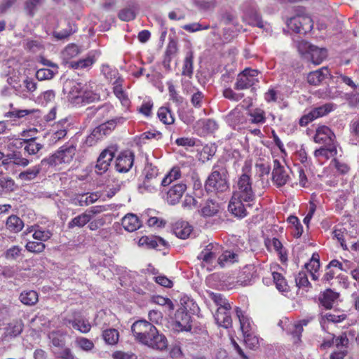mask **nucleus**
<instances>
[{
	"mask_svg": "<svg viewBox=\"0 0 359 359\" xmlns=\"http://www.w3.org/2000/svg\"><path fill=\"white\" fill-rule=\"evenodd\" d=\"M251 175L252 165L245 161L242 167L241 173L233 185L232 196L228 205V210L238 218L247 216V208L250 207L255 200Z\"/></svg>",
	"mask_w": 359,
	"mask_h": 359,
	"instance_id": "obj_1",
	"label": "nucleus"
},
{
	"mask_svg": "<svg viewBox=\"0 0 359 359\" xmlns=\"http://www.w3.org/2000/svg\"><path fill=\"white\" fill-rule=\"evenodd\" d=\"M131 330L136 341L150 348L162 351L168 346L166 337L145 320L135 321L132 325Z\"/></svg>",
	"mask_w": 359,
	"mask_h": 359,
	"instance_id": "obj_2",
	"label": "nucleus"
},
{
	"mask_svg": "<svg viewBox=\"0 0 359 359\" xmlns=\"http://www.w3.org/2000/svg\"><path fill=\"white\" fill-rule=\"evenodd\" d=\"M67 99L72 104L80 106L98 101L100 95L93 90L90 84L75 83L68 93Z\"/></svg>",
	"mask_w": 359,
	"mask_h": 359,
	"instance_id": "obj_3",
	"label": "nucleus"
},
{
	"mask_svg": "<svg viewBox=\"0 0 359 359\" xmlns=\"http://www.w3.org/2000/svg\"><path fill=\"white\" fill-rule=\"evenodd\" d=\"M76 147L73 144L67 143L60 147L58 150L43 161L52 166L69 164L76 154Z\"/></svg>",
	"mask_w": 359,
	"mask_h": 359,
	"instance_id": "obj_4",
	"label": "nucleus"
},
{
	"mask_svg": "<svg viewBox=\"0 0 359 359\" xmlns=\"http://www.w3.org/2000/svg\"><path fill=\"white\" fill-rule=\"evenodd\" d=\"M222 246L216 243H210L198 254L197 258L201 265L208 271H212L217 264V257L222 252Z\"/></svg>",
	"mask_w": 359,
	"mask_h": 359,
	"instance_id": "obj_5",
	"label": "nucleus"
},
{
	"mask_svg": "<svg viewBox=\"0 0 359 359\" xmlns=\"http://www.w3.org/2000/svg\"><path fill=\"white\" fill-rule=\"evenodd\" d=\"M125 119L123 117H116L100 124L95 128L90 135L86 138V143L90 146L102 139L104 136L110 134L116 128L117 124H122Z\"/></svg>",
	"mask_w": 359,
	"mask_h": 359,
	"instance_id": "obj_6",
	"label": "nucleus"
},
{
	"mask_svg": "<svg viewBox=\"0 0 359 359\" xmlns=\"http://www.w3.org/2000/svg\"><path fill=\"white\" fill-rule=\"evenodd\" d=\"M205 187L208 192H224L226 191L229 189V184L224 170H216L215 166L205 182Z\"/></svg>",
	"mask_w": 359,
	"mask_h": 359,
	"instance_id": "obj_7",
	"label": "nucleus"
},
{
	"mask_svg": "<svg viewBox=\"0 0 359 359\" xmlns=\"http://www.w3.org/2000/svg\"><path fill=\"white\" fill-rule=\"evenodd\" d=\"M242 10L244 13L243 20L249 25L265 29L266 31L270 29L269 26L259 16L257 5L254 1H245L242 6Z\"/></svg>",
	"mask_w": 359,
	"mask_h": 359,
	"instance_id": "obj_8",
	"label": "nucleus"
},
{
	"mask_svg": "<svg viewBox=\"0 0 359 359\" xmlns=\"http://www.w3.org/2000/svg\"><path fill=\"white\" fill-rule=\"evenodd\" d=\"M287 25L289 29L301 34L310 32L313 27L311 17L306 15H298L291 18Z\"/></svg>",
	"mask_w": 359,
	"mask_h": 359,
	"instance_id": "obj_9",
	"label": "nucleus"
},
{
	"mask_svg": "<svg viewBox=\"0 0 359 359\" xmlns=\"http://www.w3.org/2000/svg\"><path fill=\"white\" fill-rule=\"evenodd\" d=\"M259 72L256 69H245L236 79L234 88L237 90L247 89L259 81Z\"/></svg>",
	"mask_w": 359,
	"mask_h": 359,
	"instance_id": "obj_10",
	"label": "nucleus"
},
{
	"mask_svg": "<svg viewBox=\"0 0 359 359\" xmlns=\"http://www.w3.org/2000/svg\"><path fill=\"white\" fill-rule=\"evenodd\" d=\"M114 149L109 147L104 149L100 154L95 165V172L102 175L109 168L110 163L114 156Z\"/></svg>",
	"mask_w": 359,
	"mask_h": 359,
	"instance_id": "obj_11",
	"label": "nucleus"
},
{
	"mask_svg": "<svg viewBox=\"0 0 359 359\" xmlns=\"http://www.w3.org/2000/svg\"><path fill=\"white\" fill-rule=\"evenodd\" d=\"M290 176L287 169L283 166L280 162L275 159L273 161V169L272 172V180L278 187H283L288 182Z\"/></svg>",
	"mask_w": 359,
	"mask_h": 359,
	"instance_id": "obj_12",
	"label": "nucleus"
},
{
	"mask_svg": "<svg viewBox=\"0 0 359 359\" xmlns=\"http://www.w3.org/2000/svg\"><path fill=\"white\" fill-rule=\"evenodd\" d=\"M100 196L99 192L74 194L70 198V203L74 205L88 206L96 202Z\"/></svg>",
	"mask_w": 359,
	"mask_h": 359,
	"instance_id": "obj_13",
	"label": "nucleus"
},
{
	"mask_svg": "<svg viewBox=\"0 0 359 359\" xmlns=\"http://www.w3.org/2000/svg\"><path fill=\"white\" fill-rule=\"evenodd\" d=\"M134 162V154L130 151L121 152L116 159L115 168L119 172H127L132 168Z\"/></svg>",
	"mask_w": 359,
	"mask_h": 359,
	"instance_id": "obj_14",
	"label": "nucleus"
},
{
	"mask_svg": "<svg viewBox=\"0 0 359 359\" xmlns=\"http://www.w3.org/2000/svg\"><path fill=\"white\" fill-rule=\"evenodd\" d=\"M313 140L324 145L334 144L335 135L327 126H320L316 129Z\"/></svg>",
	"mask_w": 359,
	"mask_h": 359,
	"instance_id": "obj_15",
	"label": "nucleus"
},
{
	"mask_svg": "<svg viewBox=\"0 0 359 359\" xmlns=\"http://www.w3.org/2000/svg\"><path fill=\"white\" fill-rule=\"evenodd\" d=\"M226 123L232 128H236L246 122V118L242 107L237 106L231 110L226 116Z\"/></svg>",
	"mask_w": 359,
	"mask_h": 359,
	"instance_id": "obj_16",
	"label": "nucleus"
},
{
	"mask_svg": "<svg viewBox=\"0 0 359 359\" xmlns=\"http://www.w3.org/2000/svg\"><path fill=\"white\" fill-rule=\"evenodd\" d=\"M230 307H218L215 314V319L219 326L228 328L232 325V319L230 315Z\"/></svg>",
	"mask_w": 359,
	"mask_h": 359,
	"instance_id": "obj_17",
	"label": "nucleus"
},
{
	"mask_svg": "<svg viewBox=\"0 0 359 359\" xmlns=\"http://www.w3.org/2000/svg\"><path fill=\"white\" fill-rule=\"evenodd\" d=\"M69 123L67 118H62L57 121L53 128L51 140L53 142H57L63 139L67 133Z\"/></svg>",
	"mask_w": 359,
	"mask_h": 359,
	"instance_id": "obj_18",
	"label": "nucleus"
},
{
	"mask_svg": "<svg viewBox=\"0 0 359 359\" xmlns=\"http://www.w3.org/2000/svg\"><path fill=\"white\" fill-rule=\"evenodd\" d=\"M186 189L187 186L184 183H179L172 186L167 192L168 203L170 205H175L178 203Z\"/></svg>",
	"mask_w": 359,
	"mask_h": 359,
	"instance_id": "obj_19",
	"label": "nucleus"
},
{
	"mask_svg": "<svg viewBox=\"0 0 359 359\" xmlns=\"http://www.w3.org/2000/svg\"><path fill=\"white\" fill-rule=\"evenodd\" d=\"M98 55L99 54L96 55V53H90L85 58L77 61H70L69 67L74 69H89L96 62Z\"/></svg>",
	"mask_w": 359,
	"mask_h": 359,
	"instance_id": "obj_20",
	"label": "nucleus"
},
{
	"mask_svg": "<svg viewBox=\"0 0 359 359\" xmlns=\"http://www.w3.org/2000/svg\"><path fill=\"white\" fill-rule=\"evenodd\" d=\"M16 144L23 147L24 150L29 155L36 154L43 147L39 142H37L36 138L31 137L27 140H18Z\"/></svg>",
	"mask_w": 359,
	"mask_h": 359,
	"instance_id": "obj_21",
	"label": "nucleus"
},
{
	"mask_svg": "<svg viewBox=\"0 0 359 359\" xmlns=\"http://www.w3.org/2000/svg\"><path fill=\"white\" fill-rule=\"evenodd\" d=\"M185 170L186 167L184 165L173 167L161 180V184L163 187L168 186L173 181L180 179L182 176H185L187 175Z\"/></svg>",
	"mask_w": 359,
	"mask_h": 359,
	"instance_id": "obj_22",
	"label": "nucleus"
},
{
	"mask_svg": "<svg viewBox=\"0 0 359 359\" xmlns=\"http://www.w3.org/2000/svg\"><path fill=\"white\" fill-rule=\"evenodd\" d=\"M236 313L240 321L241 330L243 336L252 334L254 325L252 320L238 307L236 309Z\"/></svg>",
	"mask_w": 359,
	"mask_h": 359,
	"instance_id": "obj_23",
	"label": "nucleus"
},
{
	"mask_svg": "<svg viewBox=\"0 0 359 359\" xmlns=\"http://www.w3.org/2000/svg\"><path fill=\"white\" fill-rule=\"evenodd\" d=\"M175 319V328L177 331H189L191 330L190 316L184 310L177 311Z\"/></svg>",
	"mask_w": 359,
	"mask_h": 359,
	"instance_id": "obj_24",
	"label": "nucleus"
},
{
	"mask_svg": "<svg viewBox=\"0 0 359 359\" xmlns=\"http://www.w3.org/2000/svg\"><path fill=\"white\" fill-rule=\"evenodd\" d=\"M337 153L334 144L324 145L318 149L315 150L314 156L318 161H327L334 157Z\"/></svg>",
	"mask_w": 359,
	"mask_h": 359,
	"instance_id": "obj_25",
	"label": "nucleus"
},
{
	"mask_svg": "<svg viewBox=\"0 0 359 359\" xmlns=\"http://www.w3.org/2000/svg\"><path fill=\"white\" fill-rule=\"evenodd\" d=\"M123 79L118 80V81H113V91L116 97L119 100L121 104L125 108H128L130 104V101L128 97L127 93L123 90L122 88Z\"/></svg>",
	"mask_w": 359,
	"mask_h": 359,
	"instance_id": "obj_26",
	"label": "nucleus"
},
{
	"mask_svg": "<svg viewBox=\"0 0 359 359\" xmlns=\"http://www.w3.org/2000/svg\"><path fill=\"white\" fill-rule=\"evenodd\" d=\"M192 231L189 224L184 221H178L173 225V232L175 236L181 239L187 238Z\"/></svg>",
	"mask_w": 359,
	"mask_h": 359,
	"instance_id": "obj_27",
	"label": "nucleus"
},
{
	"mask_svg": "<svg viewBox=\"0 0 359 359\" xmlns=\"http://www.w3.org/2000/svg\"><path fill=\"white\" fill-rule=\"evenodd\" d=\"M330 75L327 67H323L309 74L307 81L310 84L319 85L325 78Z\"/></svg>",
	"mask_w": 359,
	"mask_h": 359,
	"instance_id": "obj_28",
	"label": "nucleus"
},
{
	"mask_svg": "<svg viewBox=\"0 0 359 359\" xmlns=\"http://www.w3.org/2000/svg\"><path fill=\"white\" fill-rule=\"evenodd\" d=\"M122 226L126 231L133 232L140 227L141 223L136 215L129 213L122 219Z\"/></svg>",
	"mask_w": 359,
	"mask_h": 359,
	"instance_id": "obj_29",
	"label": "nucleus"
},
{
	"mask_svg": "<svg viewBox=\"0 0 359 359\" xmlns=\"http://www.w3.org/2000/svg\"><path fill=\"white\" fill-rule=\"evenodd\" d=\"M23 330V323L21 320H14L5 327V337H15L19 335Z\"/></svg>",
	"mask_w": 359,
	"mask_h": 359,
	"instance_id": "obj_30",
	"label": "nucleus"
},
{
	"mask_svg": "<svg viewBox=\"0 0 359 359\" xmlns=\"http://www.w3.org/2000/svg\"><path fill=\"white\" fill-rule=\"evenodd\" d=\"M139 245H146L149 248H157L160 246H167L168 243L163 238L161 237H148V236H142L139 240Z\"/></svg>",
	"mask_w": 359,
	"mask_h": 359,
	"instance_id": "obj_31",
	"label": "nucleus"
},
{
	"mask_svg": "<svg viewBox=\"0 0 359 359\" xmlns=\"http://www.w3.org/2000/svg\"><path fill=\"white\" fill-rule=\"evenodd\" d=\"M101 73L104 78L113 84V81H118L122 79L118 70L108 65H102L101 67Z\"/></svg>",
	"mask_w": 359,
	"mask_h": 359,
	"instance_id": "obj_32",
	"label": "nucleus"
},
{
	"mask_svg": "<svg viewBox=\"0 0 359 359\" xmlns=\"http://www.w3.org/2000/svg\"><path fill=\"white\" fill-rule=\"evenodd\" d=\"M91 220L90 215L85 211L84 212L76 216L72 219L67 226L69 229H73L74 227L82 228L87 224Z\"/></svg>",
	"mask_w": 359,
	"mask_h": 359,
	"instance_id": "obj_33",
	"label": "nucleus"
},
{
	"mask_svg": "<svg viewBox=\"0 0 359 359\" xmlns=\"http://www.w3.org/2000/svg\"><path fill=\"white\" fill-rule=\"evenodd\" d=\"M327 50L325 48H319L313 46L309 55L311 62L315 65L320 64L327 57Z\"/></svg>",
	"mask_w": 359,
	"mask_h": 359,
	"instance_id": "obj_34",
	"label": "nucleus"
},
{
	"mask_svg": "<svg viewBox=\"0 0 359 359\" xmlns=\"http://www.w3.org/2000/svg\"><path fill=\"white\" fill-rule=\"evenodd\" d=\"M7 229L13 233L20 232L24 227L22 220L16 215H11L6 220Z\"/></svg>",
	"mask_w": 359,
	"mask_h": 359,
	"instance_id": "obj_35",
	"label": "nucleus"
},
{
	"mask_svg": "<svg viewBox=\"0 0 359 359\" xmlns=\"http://www.w3.org/2000/svg\"><path fill=\"white\" fill-rule=\"evenodd\" d=\"M346 318V315H335L331 313H327L325 315L322 316L320 319V325L322 328L325 330L327 327V324L329 323H339L344 320Z\"/></svg>",
	"mask_w": 359,
	"mask_h": 359,
	"instance_id": "obj_36",
	"label": "nucleus"
},
{
	"mask_svg": "<svg viewBox=\"0 0 359 359\" xmlns=\"http://www.w3.org/2000/svg\"><path fill=\"white\" fill-rule=\"evenodd\" d=\"M236 262H238V255L231 251H225L217 258V264L221 267Z\"/></svg>",
	"mask_w": 359,
	"mask_h": 359,
	"instance_id": "obj_37",
	"label": "nucleus"
},
{
	"mask_svg": "<svg viewBox=\"0 0 359 359\" xmlns=\"http://www.w3.org/2000/svg\"><path fill=\"white\" fill-rule=\"evenodd\" d=\"M338 294L331 290H327L320 298L321 304L326 309H331L334 301L338 298Z\"/></svg>",
	"mask_w": 359,
	"mask_h": 359,
	"instance_id": "obj_38",
	"label": "nucleus"
},
{
	"mask_svg": "<svg viewBox=\"0 0 359 359\" xmlns=\"http://www.w3.org/2000/svg\"><path fill=\"white\" fill-rule=\"evenodd\" d=\"M20 300L25 305H34L39 300L38 294L34 290L22 292L20 295Z\"/></svg>",
	"mask_w": 359,
	"mask_h": 359,
	"instance_id": "obj_39",
	"label": "nucleus"
},
{
	"mask_svg": "<svg viewBox=\"0 0 359 359\" xmlns=\"http://www.w3.org/2000/svg\"><path fill=\"white\" fill-rule=\"evenodd\" d=\"M80 49L78 46L74 43L69 44L62 52V57L69 65V60L76 57L80 53Z\"/></svg>",
	"mask_w": 359,
	"mask_h": 359,
	"instance_id": "obj_40",
	"label": "nucleus"
},
{
	"mask_svg": "<svg viewBox=\"0 0 359 359\" xmlns=\"http://www.w3.org/2000/svg\"><path fill=\"white\" fill-rule=\"evenodd\" d=\"M250 122L255 124H263L266 121L265 111L260 108H255L248 112Z\"/></svg>",
	"mask_w": 359,
	"mask_h": 359,
	"instance_id": "obj_41",
	"label": "nucleus"
},
{
	"mask_svg": "<svg viewBox=\"0 0 359 359\" xmlns=\"http://www.w3.org/2000/svg\"><path fill=\"white\" fill-rule=\"evenodd\" d=\"M193 60H194V55L193 53L191 51H189L187 53L184 64L182 67V74L183 76H186L188 77H191L193 74Z\"/></svg>",
	"mask_w": 359,
	"mask_h": 359,
	"instance_id": "obj_42",
	"label": "nucleus"
},
{
	"mask_svg": "<svg viewBox=\"0 0 359 359\" xmlns=\"http://www.w3.org/2000/svg\"><path fill=\"white\" fill-rule=\"evenodd\" d=\"M55 98V93L53 90H48L42 92L36 98V102L38 104L46 107L53 102Z\"/></svg>",
	"mask_w": 359,
	"mask_h": 359,
	"instance_id": "obj_43",
	"label": "nucleus"
},
{
	"mask_svg": "<svg viewBox=\"0 0 359 359\" xmlns=\"http://www.w3.org/2000/svg\"><path fill=\"white\" fill-rule=\"evenodd\" d=\"M102 337L109 345H115L118 341L119 333L116 329H107L103 331Z\"/></svg>",
	"mask_w": 359,
	"mask_h": 359,
	"instance_id": "obj_44",
	"label": "nucleus"
},
{
	"mask_svg": "<svg viewBox=\"0 0 359 359\" xmlns=\"http://www.w3.org/2000/svg\"><path fill=\"white\" fill-rule=\"evenodd\" d=\"M158 117L164 124H172L174 123L175 118L168 107H162L158 110Z\"/></svg>",
	"mask_w": 359,
	"mask_h": 359,
	"instance_id": "obj_45",
	"label": "nucleus"
},
{
	"mask_svg": "<svg viewBox=\"0 0 359 359\" xmlns=\"http://www.w3.org/2000/svg\"><path fill=\"white\" fill-rule=\"evenodd\" d=\"M265 245L269 250H275L277 252L281 257H283L285 253L283 245L281 242L276 238H273L272 239H266L265 241Z\"/></svg>",
	"mask_w": 359,
	"mask_h": 359,
	"instance_id": "obj_46",
	"label": "nucleus"
},
{
	"mask_svg": "<svg viewBox=\"0 0 359 359\" xmlns=\"http://www.w3.org/2000/svg\"><path fill=\"white\" fill-rule=\"evenodd\" d=\"M40 167L38 165L34 166L27 169L24 172H21L18 175V179L22 181H30L34 180L40 172Z\"/></svg>",
	"mask_w": 359,
	"mask_h": 359,
	"instance_id": "obj_47",
	"label": "nucleus"
},
{
	"mask_svg": "<svg viewBox=\"0 0 359 359\" xmlns=\"http://www.w3.org/2000/svg\"><path fill=\"white\" fill-rule=\"evenodd\" d=\"M52 236V233L48 229H44L42 227L38 226L36 227L35 231L32 234V238L39 242H45L50 239Z\"/></svg>",
	"mask_w": 359,
	"mask_h": 359,
	"instance_id": "obj_48",
	"label": "nucleus"
},
{
	"mask_svg": "<svg viewBox=\"0 0 359 359\" xmlns=\"http://www.w3.org/2000/svg\"><path fill=\"white\" fill-rule=\"evenodd\" d=\"M334 105L331 103L325 104L322 106L313 108L311 110L315 119L325 116L330 111H333Z\"/></svg>",
	"mask_w": 359,
	"mask_h": 359,
	"instance_id": "obj_49",
	"label": "nucleus"
},
{
	"mask_svg": "<svg viewBox=\"0 0 359 359\" xmlns=\"http://www.w3.org/2000/svg\"><path fill=\"white\" fill-rule=\"evenodd\" d=\"M218 212V205L212 201H207L201 209V215L204 217H212Z\"/></svg>",
	"mask_w": 359,
	"mask_h": 359,
	"instance_id": "obj_50",
	"label": "nucleus"
},
{
	"mask_svg": "<svg viewBox=\"0 0 359 359\" xmlns=\"http://www.w3.org/2000/svg\"><path fill=\"white\" fill-rule=\"evenodd\" d=\"M72 327L83 333H87L90 330L91 325L88 320L83 319H76L73 321L69 320Z\"/></svg>",
	"mask_w": 359,
	"mask_h": 359,
	"instance_id": "obj_51",
	"label": "nucleus"
},
{
	"mask_svg": "<svg viewBox=\"0 0 359 359\" xmlns=\"http://www.w3.org/2000/svg\"><path fill=\"white\" fill-rule=\"evenodd\" d=\"M144 180H149L151 181H158L157 176L158 170L157 168L152 164H147L144 168Z\"/></svg>",
	"mask_w": 359,
	"mask_h": 359,
	"instance_id": "obj_52",
	"label": "nucleus"
},
{
	"mask_svg": "<svg viewBox=\"0 0 359 359\" xmlns=\"http://www.w3.org/2000/svg\"><path fill=\"white\" fill-rule=\"evenodd\" d=\"M159 181L144 180L142 184L139 186L140 191L141 193L154 192L157 190V186L159 184Z\"/></svg>",
	"mask_w": 359,
	"mask_h": 359,
	"instance_id": "obj_53",
	"label": "nucleus"
},
{
	"mask_svg": "<svg viewBox=\"0 0 359 359\" xmlns=\"http://www.w3.org/2000/svg\"><path fill=\"white\" fill-rule=\"evenodd\" d=\"M254 267L252 266H248L243 268L240 275L239 282L241 285H248L253 277V273L252 271Z\"/></svg>",
	"mask_w": 359,
	"mask_h": 359,
	"instance_id": "obj_54",
	"label": "nucleus"
},
{
	"mask_svg": "<svg viewBox=\"0 0 359 359\" xmlns=\"http://www.w3.org/2000/svg\"><path fill=\"white\" fill-rule=\"evenodd\" d=\"M272 277L273 282L276 284V288L281 292L286 291L287 290V285L284 277L278 272H273Z\"/></svg>",
	"mask_w": 359,
	"mask_h": 359,
	"instance_id": "obj_55",
	"label": "nucleus"
},
{
	"mask_svg": "<svg viewBox=\"0 0 359 359\" xmlns=\"http://www.w3.org/2000/svg\"><path fill=\"white\" fill-rule=\"evenodd\" d=\"M307 322L302 320L297 324L292 325V327L290 328L291 334L294 337V342L297 343L300 339V336L303 331V325H306Z\"/></svg>",
	"mask_w": 359,
	"mask_h": 359,
	"instance_id": "obj_56",
	"label": "nucleus"
},
{
	"mask_svg": "<svg viewBox=\"0 0 359 359\" xmlns=\"http://www.w3.org/2000/svg\"><path fill=\"white\" fill-rule=\"evenodd\" d=\"M46 245L42 242L28 241L25 245L27 251L34 253H40L44 250Z\"/></svg>",
	"mask_w": 359,
	"mask_h": 359,
	"instance_id": "obj_57",
	"label": "nucleus"
},
{
	"mask_svg": "<svg viewBox=\"0 0 359 359\" xmlns=\"http://www.w3.org/2000/svg\"><path fill=\"white\" fill-rule=\"evenodd\" d=\"M76 29H74L72 26L69 23L67 27L62 31H54L53 32V36L57 40H62L68 38L70 35L74 34Z\"/></svg>",
	"mask_w": 359,
	"mask_h": 359,
	"instance_id": "obj_58",
	"label": "nucleus"
},
{
	"mask_svg": "<svg viewBox=\"0 0 359 359\" xmlns=\"http://www.w3.org/2000/svg\"><path fill=\"white\" fill-rule=\"evenodd\" d=\"M168 88L170 100L177 104H182L183 102V97L179 95L172 82L168 83Z\"/></svg>",
	"mask_w": 359,
	"mask_h": 359,
	"instance_id": "obj_59",
	"label": "nucleus"
},
{
	"mask_svg": "<svg viewBox=\"0 0 359 359\" xmlns=\"http://www.w3.org/2000/svg\"><path fill=\"white\" fill-rule=\"evenodd\" d=\"M209 296L218 307H230L231 306L223 295L219 293L210 292Z\"/></svg>",
	"mask_w": 359,
	"mask_h": 359,
	"instance_id": "obj_60",
	"label": "nucleus"
},
{
	"mask_svg": "<svg viewBox=\"0 0 359 359\" xmlns=\"http://www.w3.org/2000/svg\"><path fill=\"white\" fill-rule=\"evenodd\" d=\"M153 102L151 99L147 98L143 100L138 111L146 116H149L151 114Z\"/></svg>",
	"mask_w": 359,
	"mask_h": 359,
	"instance_id": "obj_61",
	"label": "nucleus"
},
{
	"mask_svg": "<svg viewBox=\"0 0 359 359\" xmlns=\"http://www.w3.org/2000/svg\"><path fill=\"white\" fill-rule=\"evenodd\" d=\"M204 100L203 93L198 89L193 93L191 102L192 105L196 108H201L203 105Z\"/></svg>",
	"mask_w": 359,
	"mask_h": 359,
	"instance_id": "obj_62",
	"label": "nucleus"
},
{
	"mask_svg": "<svg viewBox=\"0 0 359 359\" xmlns=\"http://www.w3.org/2000/svg\"><path fill=\"white\" fill-rule=\"evenodd\" d=\"M44 0H26L25 10L29 15H33L36 8L43 4Z\"/></svg>",
	"mask_w": 359,
	"mask_h": 359,
	"instance_id": "obj_63",
	"label": "nucleus"
},
{
	"mask_svg": "<svg viewBox=\"0 0 359 359\" xmlns=\"http://www.w3.org/2000/svg\"><path fill=\"white\" fill-rule=\"evenodd\" d=\"M22 248L18 245H13L6 252V257L8 259H16L20 256Z\"/></svg>",
	"mask_w": 359,
	"mask_h": 359,
	"instance_id": "obj_64",
	"label": "nucleus"
}]
</instances>
